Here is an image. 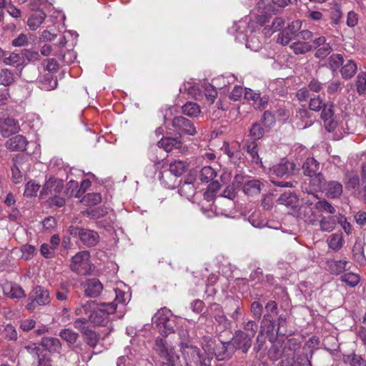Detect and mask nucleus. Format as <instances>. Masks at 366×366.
<instances>
[{
  "label": "nucleus",
  "mask_w": 366,
  "mask_h": 366,
  "mask_svg": "<svg viewBox=\"0 0 366 366\" xmlns=\"http://www.w3.org/2000/svg\"><path fill=\"white\" fill-rule=\"evenodd\" d=\"M186 162L175 160L170 163L169 169L164 171L159 176L161 183L168 189H174L177 185V177H180L187 169Z\"/></svg>",
  "instance_id": "nucleus-1"
},
{
  "label": "nucleus",
  "mask_w": 366,
  "mask_h": 366,
  "mask_svg": "<svg viewBox=\"0 0 366 366\" xmlns=\"http://www.w3.org/2000/svg\"><path fill=\"white\" fill-rule=\"evenodd\" d=\"M153 321L162 335L167 336L175 332L176 318L167 308L159 310L154 316Z\"/></svg>",
  "instance_id": "nucleus-2"
},
{
  "label": "nucleus",
  "mask_w": 366,
  "mask_h": 366,
  "mask_svg": "<svg viewBox=\"0 0 366 366\" xmlns=\"http://www.w3.org/2000/svg\"><path fill=\"white\" fill-rule=\"evenodd\" d=\"M305 175L311 178V184L315 189H321L324 185L325 179L320 172V164L313 157H308L302 165Z\"/></svg>",
  "instance_id": "nucleus-3"
},
{
  "label": "nucleus",
  "mask_w": 366,
  "mask_h": 366,
  "mask_svg": "<svg viewBox=\"0 0 366 366\" xmlns=\"http://www.w3.org/2000/svg\"><path fill=\"white\" fill-rule=\"evenodd\" d=\"M116 311L113 303H102L99 308L94 309L89 316V321L99 326H104L109 321V315Z\"/></svg>",
  "instance_id": "nucleus-4"
},
{
  "label": "nucleus",
  "mask_w": 366,
  "mask_h": 366,
  "mask_svg": "<svg viewBox=\"0 0 366 366\" xmlns=\"http://www.w3.org/2000/svg\"><path fill=\"white\" fill-rule=\"evenodd\" d=\"M89 258L90 254L88 251H81L76 254L71 260V270L81 275L89 274L92 270Z\"/></svg>",
  "instance_id": "nucleus-5"
},
{
  "label": "nucleus",
  "mask_w": 366,
  "mask_h": 366,
  "mask_svg": "<svg viewBox=\"0 0 366 366\" xmlns=\"http://www.w3.org/2000/svg\"><path fill=\"white\" fill-rule=\"evenodd\" d=\"M69 232L71 236L79 237L81 242L87 247L96 245L99 240V234L94 230L71 226Z\"/></svg>",
  "instance_id": "nucleus-6"
},
{
  "label": "nucleus",
  "mask_w": 366,
  "mask_h": 366,
  "mask_svg": "<svg viewBox=\"0 0 366 366\" xmlns=\"http://www.w3.org/2000/svg\"><path fill=\"white\" fill-rule=\"evenodd\" d=\"M183 353L187 365L194 363L195 366H211V357H204L195 346L187 347Z\"/></svg>",
  "instance_id": "nucleus-7"
},
{
  "label": "nucleus",
  "mask_w": 366,
  "mask_h": 366,
  "mask_svg": "<svg viewBox=\"0 0 366 366\" xmlns=\"http://www.w3.org/2000/svg\"><path fill=\"white\" fill-rule=\"evenodd\" d=\"M172 127L174 130L181 134L194 135L196 128L191 120L184 117H177L172 120Z\"/></svg>",
  "instance_id": "nucleus-8"
},
{
  "label": "nucleus",
  "mask_w": 366,
  "mask_h": 366,
  "mask_svg": "<svg viewBox=\"0 0 366 366\" xmlns=\"http://www.w3.org/2000/svg\"><path fill=\"white\" fill-rule=\"evenodd\" d=\"M64 188V182L54 177L49 178L44 185L40 193L41 198L59 194Z\"/></svg>",
  "instance_id": "nucleus-9"
},
{
  "label": "nucleus",
  "mask_w": 366,
  "mask_h": 366,
  "mask_svg": "<svg viewBox=\"0 0 366 366\" xmlns=\"http://www.w3.org/2000/svg\"><path fill=\"white\" fill-rule=\"evenodd\" d=\"M290 4L288 0H259L257 6L262 11L277 13Z\"/></svg>",
  "instance_id": "nucleus-10"
},
{
  "label": "nucleus",
  "mask_w": 366,
  "mask_h": 366,
  "mask_svg": "<svg viewBox=\"0 0 366 366\" xmlns=\"http://www.w3.org/2000/svg\"><path fill=\"white\" fill-rule=\"evenodd\" d=\"M159 147L164 149L169 152L174 149H178L179 152H184L186 147L182 144L181 137H162L157 143Z\"/></svg>",
  "instance_id": "nucleus-11"
},
{
  "label": "nucleus",
  "mask_w": 366,
  "mask_h": 366,
  "mask_svg": "<svg viewBox=\"0 0 366 366\" xmlns=\"http://www.w3.org/2000/svg\"><path fill=\"white\" fill-rule=\"evenodd\" d=\"M154 349L164 360L171 361L175 358L174 349L162 338L157 337L155 340Z\"/></svg>",
  "instance_id": "nucleus-12"
},
{
  "label": "nucleus",
  "mask_w": 366,
  "mask_h": 366,
  "mask_svg": "<svg viewBox=\"0 0 366 366\" xmlns=\"http://www.w3.org/2000/svg\"><path fill=\"white\" fill-rule=\"evenodd\" d=\"M20 127L18 122L12 118L0 119V134L8 137L19 132Z\"/></svg>",
  "instance_id": "nucleus-13"
},
{
  "label": "nucleus",
  "mask_w": 366,
  "mask_h": 366,
  "mask_svg": "<svg viewBox=\"0 0 366 366\" xmlns=\"http://www.w3.org/2000/svg\"><path fill=\"white\" fill-rule=\"evenodd\" d=\"M312 48L317 49L315 56L319 59H324L332 51V47L329 43H326L325 36H319L312 41Z\"/></svg>",
  "instance_id": "nucleus-14"
},
{
  "label": "nucleus",
  "mask_w": 366,
  "mask_h": 366,
  "mask_svg": "<svg viewBox=\"0 0 366 366\" xmlns=\"http://www.w3.org/2000/svg\"><path fill=\"white\" fill-rule=\"evenodd\" d=\"M244 90V99L251 102L255 108H264L267 104L269 99L267 96L261 97L259 92L250 89H245Z\"/></svg>",
  "instance_id": "nucleus-15"
},
{
  "label": "nucleus",
  "mask_w": 366,
  "mask_h": 366,
  "mask_svg": "<svg viewBox=\"0 0 366 366\" xmlns=\"http://www.w3.org/2000/svg\"><path fill=\"white\" fill-rule=\"evenodd\" d=\"M295 168V164L293 162L282 160L280 164L273 166L270 169V172L272 174H275L277 177H282L292 174Z\"/></svg>",
  "instance_id": "nucleus-16"
},
{
  "label": "nucleus",
  "mask_w": 366,
  "mask_h": 366,
  "mask_svg": "<svg viewBox=\"0 0 366 366\" xmlns=\"http://www.w3.org/2000/svg\"><path fill=\"white\" fill-rule=\"evenodd\" d=\"M85 295L87 297H96L100 295L103 290L102 282L96 278L89 279L84 285Z\"/></svg>",
  "instance_id": "nucleus-17"
},
{
  "label": "nucleus",
  "mask_w": 366,
  "mask_h": 366,
  "mask_svg": "<svg viewBox=\"0 0 366 366\" xmlns=\"http://www.w3.org/2000/svg\"><path fill=\"white\" fill-rule=\"evenodd\" d=\"M31 298L39 305H45L49 303L50 296L48 290L41 287H36L31 293Z\"/></svg>",
  "instance_id": "nucleus-18"
},
{
  "label": "nucleus",
  "mask_w": 366,
  "mask_h": 366,
  "mask_svg": "<svg viewBox=\"0 0 366 366\" xmlns=\"http://www.w3.org/2000/svg\"><path fill=\"white\" fill-rule=\"evenodd\" d=\"M5 145L11 151H23L26 149L27 141L22 135H16L8 139Z\"/></svg>",
  "instance_id": "nucleus-19"
},
{
  "label": "nucleus",
  "mask_w": 366,
  "mask_h": 366,
  "mask_svg": "<svg viewBox=\"0 0 366 366\" xmlns=\"http://www.w3.org/2000/svg\"><path fill=\"white\" fill-rule=\"evenodd\" d=\"M348 262L346 259L335 260L329 259L327 262L328 271L333 274H340L347 270Z\"/></svg>",
  "instance_id": "nucleus-20"
},
{
  "label": "nucleus",
  "mask_w": 366,
  "mask_h": 366,
  "mask_svg": "<svg viewBox=\"0 0 366 366\" xmlns=\"http://www.w3.org/2000/svg\"><path fill=\"white\" fill-rule=\"evenodd\" d=\"M306 206H303L300 208V216L305 220V222L314 224L317 221V215L311 207L312 202L310 200L306 202Z\"/></svg>",
  "instance_id": "nucleus-21"
},
{
  "label": "nucleus",
  "mask_w": 366,
  "mask_h": 366,
  "mask_svg": "<svg viewBox=\"0 0 366 366\" xmlns=\"http://www.w3.org/2000/svg\"><path fill=\"white\" fill-rule=\"evenodd\" d=\"M357 70L356 63L352 59H347L344 61L340 72L344 79H350L355 74Z\"/></svg>",
  "instance_id": "nucleus-22"
},
{
  "label": "nucleus",
  "mask_w": 366,
  "mask_h": 366,
  "mask_svg": "<svg viewBox=\"0 0 366 366\" xmlns=\"http://www.w3.org/2000/svg\"><path fill=\"white\" fill-rule=\"evenodd\" d=\"M252 339V337L247 335L245 332H239L235 335L234 342L239 350H242L243 352H246L251 347Z\"/></svg>",
  "instance_id": "nucleus-23"
},
{
  "label": "nucleus",
  "mask_w": 366,
  "mask_h": 366,
  "mask_svg": "<svg viewBox=\"0 0 366 366\" xmlns=\"http://www.w3.org/2000/svg\"><path fill=\"white\" fill-rule=\"evenodd\" d=\"M42 347L49 352H59L61 348V344L56 337H45L41 340Z\"/></svg>",
  "instance_id": "nucleus-24"
},
{
  "label": "nucleus",
  "mask_w": 366,
  "mask_h": 366,
  "mask_svg": "<svg viewBox=\"0 0 366 366\" xmlns=\"http://www.w3.org/2000/svg\"><path fill=\"white\" fill-rule=\"evenodd\" d=\"M278 203L287 207L296 208L299 205L297 196L292 192H285L277 199Z\"/></svg>",
  "instance_id": "nucleus-25"
},
{
  "label": "nucleus",
  "mask_w": 366,
  "mask_h": 366,
  "mask_svg": "<svg viewBox=\"0 0 366 366\" xmlns=\"http://www.w3.org/2000/svg\"><path fill=\"white\" fill-rule=\"evenodd\" d=\"M4 292L11 298L19 299L25 295L24 290L14 283L6 284L4 287Z\"/></svg>",
  "instance_id": "nucleus-26"
},
{
  "label": "nucleus",
  "mask_w": 366,
  "mask_h": 366,
  "mask_svg": "<svg viewBox=\"0 0 366 366\" xmlns=\"http://www.w3.org/2000/svg\"><path fill=\"white\" fill-rule=\"evenodd\" d=\"M342 193V185L337 181L328 182L326 189V194L330 198H338Z\"/></svg>",
  "instance_id": "nucleus-27"
},
{
  "label": "nucleus",
  "mask_w": 366,
  "mask_h": 366,
  "mask_svg": "<svg viewBox=\"0 0 366 366\" xmlns=\"http://www.w3.org/2000/svg\"><path fill=\"white\" fill-rule=\"evenodd\" d=\"M4 64L11 66H20L24 64V56L21 53L11 52L9 56H5Z\"/></svg>",
  "instance_id": "nucleus-28"
},
{
  "label": "nucleus",
  "mask_w": 366,
  "mask_h": 366,
  "mask_svg": "<svg viewBox=\"0 0 366 366\" xmlns=\"http://www.w3.org/2000/svg\"><path fill=\"white\" fill-rule=\"evenodd\" d=\"M45 17L46 14L41 11L33 14L27 21L29 29L34 31L37 29L44 21Z\"/></svg>",
  "instance_id": "nucleus-29"
},
{
  "label": "nucleus",
  "mask_w": 366,
  "mask_h": 366,
  "mask_svg": "<svg viewBox=\"0 0 366 366\" xmlns=\"http://www.w3.org/2000/svg\"><path fill=\"white\" fill-rule=\"evenodd\" d=\"M216 347L217 345L214 340L209 337L203 339L202 348L206 353L205 357H211L212 360L213 356L217 355Z\"/></svg>",
  "instance_id": "nucleus-30"
},
{
  "label": "nucleus",
  "mask_w": 366,
  "mask_h": 366,
  "mask_svg": "<svg viewBox=\"0 0 366 366\" xmlns=\"http://www.w3.org/2000/svg\"><path fill=\"white\" fill-rule=\"evenodd\" d=\"M344 61L342 54H333L327 59L328 67L332 73L337 72V70L340 69V66H342Z\"/></svg>",
  "instance_id": "nucleus-31"
},
{
  "label": "nucleus",
  "mask_w": 366,
  "mask_h": 366,
  "mask_svg": "<svg viewBox=\"0 0 366 366\" xmlns=\"http://www.w3.org/2000/svg\"><path fill=\"white\" fill-rule=\"evenodd\" d=\"M212 310L216 321L220 325H222L224 328L227 327L229 325L228 320L222 310V308L218 305L214 304L212 306Z\"/></svg>",
  "instance_id": "nucleus-32"
},
{
  "label": "nucleus",
  "mask_w": 366,
  "mask_h": 366,
  "mask_svg": "<svg viewBox=\"0 0 366 366\" xmlns=\"http://www.w3.org/2000/svg\"><path fill=\"white\" fill-rule=\"evenodd\" d=\"M114 291L115 293V299L112 303L116 306V308L117 307L118 305H122L124 306L130 300L131 295L128 292L122 290L120 288H116L114 290Z\"/></svg>",
  "instance_id": "nucleus-33"
},
{
  "label": "nucleus",
  "mask_w": 366,
  "mask_h": 366,
  "mask_svg": "<svg viewBox=\"0 0 366 366\" xmlns=\"http://www.w3.org/2000/svg\"><path fill=\"white\" fill-rule=\"evenodd\" d=\"M260 182L253 179L245 182L243 185V191L248 195H254L260 193Z\"/></svg>",
  "instance_id": "nucleus-34"
},
{
  "label": "nucleus",
  "mask_w": 366,
  "mask_h": 366,
  "mask_svg": "<svg viewBox=\"0 0 366 366\" xmlns=\"http://www.w3.org/2000/svg\"><path fill=\"white\" fill-rule=\"evenodd\" d=\"M285 24V21L281 17H276L273 21L271 26H265L264 28V34L266 36H271V34L277 31L280 30Z\"/></svg>",
  "instance_id": "nucleus-35"
},
{
  "label": "nucleus",
  "mask_w": 366,
  "mask_h": 366,
  "mask_svg": "<svg viewBox=\"0 0 366 366\" xmlns=\"http://www.w3.org/2000/svg\"><path fill=\"white\" fill-rule=\"evenodd\" d=\"M345 184L347 189H355L360 184L358 175L353 172H347L345 174Z\"/></svg>",
  "instance_id": "nucleus-36"
},
{
  "label": "nucleus",
  "mask_w": 366,
  "mask_h": 366,
  "mask_svg": "<svg viewBox=\"0 0 366 366\" xmlns=\"http://www.w3.org/2000/svg\"><path fill=\"white\" fill-rule=\"evenodd\" d=\"M291 49L296 54H303L312 49V44L305 41H295L290 45Z\"/></svg>",
  "instance_id": "nucleus-37"
},
{
  "label": "nucleus",
  "mask_w": 366,
  "mask_h": 366,
  "mask_svg": "<svg viewBox=\"0 0 366 366\" xmlns=\"http://www.w3.org/2000/svg\"><path fill=\"white\" fill-rule=\"evenodd\" d=\"M329 247L337 252L340 250L343 244V238L340 234H332L327 240Z\"/></svg>",
  "instance_id": "nucleus-38"
},
{
  "label": "nucleus",
  "mask_w": 366,
  "mask_h": 366,
  "mask_svg": "<svg viewBox=\"0 0 366 366\" xmlns=\"http://www.w3.org/2000/svg\"><path fill=\"white\" fill-rule=\"evenodd\" d=\"M355 87L357 92L362 95L366 92V72L360 71L355 79Z\"/></svg>",
  "instance_id": "nucleus-39"
},
{
  "label": "nucleus",
  "mask_w": 366,
  "mask_h": 366,
  "mask_svg": "<svg viewBox=\"0 0 366 366\" xmlns=\"http://www.w3.org/2000/svg\"><path fill=\"white\" fill-rule=\"evenodd\" d=\"M247 151L252 159V161L256 164H260L262 167V160L259 159L257 150V144L255 141L247 143Z\"/></svg>",
  "instance_id": "nucleus-40"
},
{
  "label": "nucleus",
  "mask_w": 366,
  "mask_h": 366,
  "mask_svg": "<svg viewBox=\"0 0 366 366\" xmlns=\"http://www.w3.org/2000/svg\"><path fill=\"white\" fill-rule=\"evenodd\" d=\"M217 176V172L215 170L211 167H204L201 171L199 174V179L203 182H209Z\"/></svg>",
  "instance_id": "nucleus-41"
},
{
  "label": "nucleus",
  "mask_w": 366,
  "mask_h": 366,
  "mask_svg": "<svg viewBox=\"0 0 366 366\" xmlns=\"http://www.w3.org/2000/svg\"><path fill=\"white\" fill-rule=\"evenodd\" d=\"M14 81V75L9 69H3L0 71V84L9 86Z\"/></svg>",
  "instance_id": "nucleus-42"
},
{
  "label": "nucleus",
  "mask_w": 366,
  "mask_h": 366,
  "mask_svg": "<svg viewBox=\"0 0 366 366\" xmlns=\"http://www.w3.org/2000/svg\"><path fill=\"white\" fill-rule=\"evenodd\" d=\"M182 112L189 117H197L200 113V109L197 103L189 102L182 107Z\"/></svg>",
  "instance_id": "nucleus-43"
},
{
  "label": "nucleus",
  "mask_w": 366,
  "mask_h": 366,
  "mask_svg": "<svg viewBox=\"0 0 366 366\" xmlns=\"http://www.w3.org/2000/svg\"><path fill=\"white\" fill-rule=\"evenodd\" d=\"M320 226L322 231L330 232L335 227V219L333 217H322L320 221Z\"/></svg>",
  "instance_id": "nucleus-44"
},
{
  "label": "nucleus",
  "mask_w": 366,
  "mask_h": 366,
  "mask_svg": "<svg viewBox=\"0 0 366 366\" xmlns=\"http://www.w3.org/2000/svg\"><path fill=\"white\" fill-rule=\"evenodd\" d=\"M21 169L22 166L21 165V162L16 159L11 167V175L13 181L15 184H18L22 181V173L21 172Z\"/></svg>",
  "instance_id": "nucleus-45"
},
{
  "label": "nucleus",
  "mask_w": 366,
  "mask_h": 366,
  "mask_svg": "<svg viewBox=\"0 0 366 366\" xmlns=\"http://www.w3.org/2000/svg\"><path fill=\"white\" fill-rule=\"evenodd\" d=\"M341 280L350 287H355L360 282V277L354 272L345 273L341 276Z\"/></svg>",
  "instance_id": "nucleus-46"
},
{
  "label": "nucleus",
  "mask_w": 366,
  "mask_h": 366,
  "mask_svg": "<svg viewBox=\"0 0 366 366\" xmlns=\"http://www.w3.org/2000/svg\"><path fill=\"white\" fill-rule=\"evenodd\" d=\"M59 335L64 340L67 342L69 345L74 344L79 337V335L77 333H76L75 332L70 329L63 330L62 331L60 332Z\"/></svg>",
  "instance_id": "nucleus-47"
},
{
  "label": "nucleus",
  "mask_w": 366,
  "mask_h": 366,
  "mask_svg": "<svg viewBox=\"0 0 366 366\" xmlns=\"http://www.w3.org/2000/svg\"><path fill=\"white\" fill-rule=\"evenodd\" d=\"M2 335L5 339L13 341L16 340L18 337L15 327L11 324H7L4 326L2 330Z\"/></svg>",
  "instance_id": "nucleus-48"
},
{
  "label": "nucleus",
  "mask_w": 366,
  "mask_h": 366,
  "mask_svg": "<svg viewBox=\"0 0 366 366\" xmlns=\"http://www.w3.org/2000/svg\"><path fill=\"white\" fill-rule=\"evenodd\" d=\"M333 107L334 106L332 103H327L322 108L321 118L325 122V123L333 119Z\"/></svg>",
  "instance_id": "nucleus-49"
},
{
  "label": "nucleus",
  "mask_w": 366,
  "mask_h": 366,
  "mask_svg": "<svg viewBox=\"0 0 366 366\" xmlns=\"http://www.w3.org/2000/svg\"><path fill=\"white\" fill-rule=\"evenodd\" d=\"M107 213V209L102 207L89 208L84 212V215L94 219L101 218Z\"/></svg>",
  "instance_id": "nucleus-50"
},
{
  "label": "nucleus",
  "mask_w": 366,
  "mask_h": 366,
  "mask_svg": "<svg viewBox=\"0 0 366 366\" xmlns=\"http://www.w3.org/2000/svg\"><path fill=\"white\" fill-rule=\"evenodd\" d=\"M291 360L294 366H312L310 361L306 354H296Z\"/></svg>",
  "instance_id": "nucleus-51"
},
{
  "label": "nucleus",
  "mask_w": 366,
  "mask_h": 366,
  "mask_svg": "<svg viewBox=\"0 0 366 366\" xmlns=\"http://www.w3.org/2000/svg\"><path fill=\"white\" fill-rule=\"evenodd\" d=\"M84 341L87 345L92 347H94L97 345L99 341V336L95 332L88 330L84 332Z\"/></svg>",
  "instance_id": "nucleus-52"
},
{
  "label": "nucleus",
  "mask_w": 366,
  "mask_h": 366,
  "mask_svg": "<svg viewBox=\"0 0 366 366\" xmlns=\"http://www.w3.org/2000/svg\"><path fill=\"white\" fill-rule=\"evenodd\" d=\"M69 293V285L62 283L56 291V298L59 301H66Z\"/></svg>",
  "instance_id": "nucleus-53"
},
{
  "label": "nucleus",
  "mask_w": 366,
  "mask_h": 366,
  "mask_svg": "<svg viewBox=\"0 0 366 366\" xmlns=\"http://www.w3.org/2000/svg\"><path fill=\"white\" fill-rule=\"evenodd\" d=\"M179 193L181 195L185 196L187 198H189V197H192L194 194V187L192 183L184 182L180 186L179 189Z\"/></svg>",
  "instance_id": "nucleus-54"
},
{
  "label": "nucleus",
  "mask_w": 366,
  "mask_h": 366,
  "mask_svg": "<svg viewBox=\"0 0 366 366\" xmlns=\"http://www.w3.org/2000/svg\"><path fill=\"white\" fill-rule=\"evenodd\" d=\"M57 81L51 75L44 76L41 81V88L45 90H51L57 86Z\"/></svg>",
  "instance_id": "nucleus-55"
},
{
  "label": "nucleus",
  "mask_w": 366,
  "mask_h": 366,
  "mask_svg": "<svg viewBox=\"0 0 366 366\" xmlns=\"http://www.w3.org/2000/svg\"><path fill=\"white\" fill-rule=\"evenodd\" d=\"M21 252L22 255L21 257L25 259L28 260L31 259L36 252V249L34 246L31 244H24L21 247Z\"/></svg>",
  "instance_id": "nucleus-56"
},
{
  "label": "nucleus",
  "mask_w": 366,
  "mask_h": 366,
  "mask_svg": "<svg viewBox=\"0 0 366 366\" xmlns=\"http://www.w3.org/2000/svg\"><path fill=\"white\" fill-rule=\"evenodd\" d=\"M204 94L206 98L208 99V101L210 102L211 104H212L214 102V99H216L217 96V92L215 89V86L212 84H204Z\"/></svg>",
  "instance_id": "nucleus-57"
},
{
  "label": "nucleus",
  "mask_w": 366,
  "mask_h": 366,
  "mask_svg": "<svg viewBox=\"0 0 366 366\" xmlns=\"http://www.w3.org/2000/svg\"><path fill=\"white\" fill-rule=\"evenodd\" d=\"M234 76L233 75L228 76L227 77L222 76H219L212 81V84L215 86H218L219 89H222L227 86V84H230V79L232 81H234Z\"/></svg>",
  "instance_id": "nucleus-58"
},
{
  "label": "nucleus",
  "mask_w": 366,
  "mask_h": 366,
  "mask_svg": "<svg viewBox=\"0 0 366 366\" xmlns=\"http://www.w3.org/2000/svg\"><path fill=\"white\" fill-rule=\"evenodd\" d=\"M315 207L319 211H325L330 214H334L335 209L326 200H320L316 202Z\"/></svg>",
  "instance_id": "nucleus-59"
},
{
  "label": "nucleus",
  "mask_w": 366,
  "mask_h": 366,
  "mask_svg": "<svg viewBox=\"0 0 366 366\" xmlns=\"http://www.w3.org/2000/svg\"><path fill=\"white\" fill-rule=\"evenodd\" d=\"M264 134V129L260 124L255 123L252 125L249 130V136L254 140L259 139Z\"/></svg>",
  "instance_id": "nucleus-60"
},
{
  "label": "nucleus",
  "mask_w": 366,
  "mask_h": 366,
  "mask_svg": "<svg viewBox=\"0 0 366 366\" xmlns=\"http://www.w3.org/2000/svg\"><path fill=\"white\" fill-rule=\"evenodd\" d=\"M39 188L40 185L39 184H36L34 181H29L26 184L24 195L26 197L35 196Z\"/></svg>",
  "instance_id": "nucleus-61"
},
{
  "label": "nucleus",
  "mask_w": 366,
  "mask_h": 366,
  "mask_svg": "<svg viewBox=\"0 0 366 366\" xmlns=\"http://www.w3.org/2000/svg\"><path fill=\"white\" fill-rule=\"evenodd\" d=\"M342 17L341 9L337 5L331 7L330 9V19L333 24H338Z\"/></svg>",
  "instance_id": "nucleus-62"
},
{
  "label": "nucleus",
  "mask_w": 366,
  "mask_h": 366,
  "mask_svg": "<svg viewBox=\"0 0 366 366\" xmlns=\"http://www.w3.org/2000/svg\"><path fill=\"white\" fill-rule=\"evenodd\" d=\"M325 104L322 99L320 96H317L310 99L309 108L312 111L319 112Z\"/></svg>",
  "instance_id": "nucleus-63"
},
{
  "label": "nucleus",
  "mask_w": 366,
  "mask_h": 366,
  "mask_svg": "<svg viewBox=\"0 0 366 366\" xmlns=\"http://www.w3.org/2000/svg\"><path fill=\"white\" fill-rule=\"evenodd\" d=\"M348 361L351 366H366V360L357 354H352L348 357Z\"/></svg>",
  "instance_id": "nucleus-64"
}]
</instances>
